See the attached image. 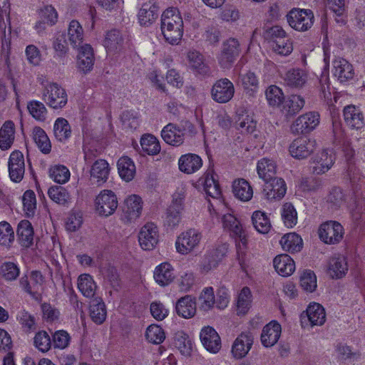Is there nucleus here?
<instances>
[{"instance_id":"nucleus-5","label":"nucleus","mask_w":365,"mask_h":365,"mask_svg":"<svg viewBox=\"0 0 365 365\" xmlns=\"http://www.w3.org/2000/svg\"><path fill=\"white\" fill-rule=\"evenodd\" d=\"M95 206L100 215L109 216L118 207L117 197L112 190H103L96 196Z\"/></svg>"},{"instance_id":"nucleus-60","label":"nucleus","mask_w":365,"mask_h":365,"mask_svg":"<svg viewBox=\"0 0 365 365\" xmlns=\"http://www.w3.org/2000/svg\"><path fill=\"white\" fill-rule=\"evenodd\" d=\"M200 309L207 311L215 304L214 291L212 287H206L201 292L199 299Z\"/></svg>"},{"instance_id":"nucleus-13","label":"nucleus","mask_w":365,"mask_h":365,"mask_svg":"<svg viewBox=\"0 0 365 365\" xmlns=\"http://www.w3.org/2000/svg\"><path fill=\"white\" fill-rule=\"evenodd\" d=\"M158 230L153 223L145 224L140 230L138 240L140 247L145 250H151L158 242Z\"/></svg>"},{"instance_id":"nucleus-55","label":"nucleus","mask_w":365,"mask_h":365,"mask_svg":"<svg viewBox=\"0 0 365 365\" xmlns=\"http://www.w3.org/2000/svg\"><path fill=\"white\" fill-rule=\"evenodd\" d=\"M282 217L284 225L289 228L293 227L297 222V213L292 204L285 203L282 210Z\"/></svg>"},{"instance_id":"nucleus-4","label":"nucleus","mask_w":365,"mask_h":365,"mask_svg":"<svg viewBox=\"0 0 365 365\" xmlns=\"http://www.w3.org/2000/svg\"><path fill=\"white\" fill-rule=\"evenodd\" d=\"M43 98L50 107L55 109L64 107L68 101L65 89L56 83L46 85Z\"/></svg>"},{"instance_id":"nucleus-6","label":"nucleus","mask_w":365,"mask_h":365,"mask_svg":"<svg viewBox=\"0 0 365 365\" xmlns=\"http://www.w3.org/2000/svg\"><path fill=\"white\" fill-rule=\"evenodd\" d=\"M202 235L195 229L182 232L177 238L175 246L177 251L186 255L192 251L200 243Z\"/></svg>"},{"instance_id":"nucleus-2","label":"nucleus","mask_w":365,"mask_h":365,"mask_svg":"<svg viewBox=\"0 0 365 365\" xmlns=\"http://www.w3.org/2000/svg\"><path fill=\"white\" fill-rule=\"evenodd\" d=\"M222 223L223 228L229 232L230 236L239 240V243L237 245L238 260L240 265L242 266L245 252L241 246L245 247L247 245V235L246 230L240 222L233 215L230 213L222 215Z\"/></svg>"},{"instance_id":"nucleus-58","label":"nucleus","mask_w":365,"mask_h":365,"mask_svg":"<svg viewBox=\"0 0 365 365\" xmlns=\"http://www.w3.org/2000/svg\"><path fill=\"white\" fill-rule=\"evenodd\" d=\"M272 48L276 53L282 56H287L293 50L292 42L290 39L286 38V37L273 41Z\"/></svg>"},{"instance_id":"nucleus-38","label":"nucleus","mask_w":365,"mask_h":365,"mask_svg":"<svg viewBox=\"0 0 365 365\" xmlns=\"http://www.w3.org/2000/svg\"><path fill=\"white\" fill-rule=\"evenodd\" d=\"M232 192L236 198L242 201L250 200L253 195L252 187L245 179L235 180L232 183Z\"/></svg>"},{"instance_id":"nucleus-63","label":"nucleus","mask_w":365,"mask_h":365,"mask_svg":"<svg viewBox=\"0 0 365 365\" xmlns=\"http://www.w3.org/2000/svg\"><path fill=\"white\" fill-rule=\"evenodd\" d=\"M137 113L126 110L121 115L123 128L126 130H134L139 125V119Z\"/></svg>"},{"instance_id":"nucleus-3","label":"nucleus","mask_w":365,"mask_h":365,"mask_svg":"<svg viewBox=\"0 0 365 365\" xmlns=\"http://www.w3.org/2000/svg\"><path fill=\"white\" fill-rule=\"evenodd\" d=\"M286 19L293 29L306 31L313 26L314 16L310 9L294 8L286 15Z\"/></svg>"},{"instance_id":"nucleus-34","label":"nucleus","mask_w":365,"mask_h":365,"mask_svg":"<svg viewBox=\"0 0 365 365\" xmlns=\"http://www.w3.org/2000/svg\"><path fill=\"white\" fill-rule=\"evenodd\" d=\"M125 45V38L120 31L113 29L106 34L104 46L110 52H119Z\"/></svg>"},{"instance_id":"nucleus-35","label":"nucleus","mask_w":365,"mask_h":365,"mask_svg":"<svg viewBox=\"0 0 365 365\" xmlns=\"http://www.w3.org/2000/svg\"><path fill=\"white\" fill-rule=\"evenodd\" d=\"M89 314L96 324H101L106 319V305L101 298L95 297L90 302Z\"/></svg>"},{"instance_id":"nucleus-53","label":"nucleus","mask_w":365,"mask_h":365,"mask_svg":"<svg viewBox=\"0 0 365 365\" xmlns=\"http://www.w3.org/2000/svg\"><path fill=\"white\" fill-rule=\"evenodd\" d=\"M49 176L56 182L63 184L70 178V171L64 165H55L49 169Z\"/></svg>"},{"instance_id":"nucleus-49","label":"nucleus","mask_w":365,"mask_h":365,"mask_svg":"<svg viewBox=\"0 0 365 365\" xmlns=\"http://www.w3.org/2000/svg\"><path fill=\"white\" fill-rule=\"evenodd\" d=\"M187 58L189 66L200 73H204L207 71V68L205 63L203 56L197 51H189L187 53Z\"/></svg>"},{"instance_id":"nucleus-64","label":"nucleus","mask_w":365,"mask_h":365,"mask_svg":"<svg viewBox=\"0 0 365 365\" xmlns=\"http://www.w3.org/2000/svg\"><path fill=\"white\" fill-rule=\"evenodd\" d=\"M301 287L306 291L312 292L317 287V277L310 270L304 272L300 277Z\"/></svg>"},{"instance_id":"nucleus-19","label":"nucleus","mask_w":365,"mask_h":365,"mask_svg":"<svg viewBox=\"0 0 365 365\" xmlns=\"http://www.w3.org/2000/svg\"><path fill=\"white\" fill-rule=\"evenodd\" d=\"M142 211V200L136 195H133L128 197L124 202L123 207V217L127 222H131L138 219Z\"/></svg>"},{"instance_id":"nucleus-62","label":"nucleus","mask_w":365,"mask_h":365,"mask_svg":"<svg viewBox=\"0 0 365 365\" xmlns=\"http://www.w3.org/2000/svg\"><path fill=\"white\" fill-rule=\"evenodd\" d=\"M34 343L35 346L42 352L48 351L52 344L50 336L45 331H41L36 333L34 338Z\"/></svg>"},{"instance_id":"nucleus-18","label":"nucleus","mask_w":365,"mask_h":365,"mask_svg":"<svg viewBox=\"0 0 365 365\" xmlns=\"http://www.w3.org/2000/svg\"><path fill=\"white\" fill-rule=\"evenodd\" d=\"M302 322L307 320L312 327L322 326L326 321V312L324 307L319 303L310 304L306 313L301 314Z\"/></svg>"},{"instance_id":"nucleus-7","label":"nucleus","mask_w":365,"mask_h":365,"mask_svg":"<svg viewBox=\"0 0 365 365\" xmlns=\"http://www.w3.org/2000/svg\"><path fill=\"white\" fill-rule=\"evenodd\" d=\"M317 148L314 139L302 136L296 138L289 145L291 155L297 159H304L309 157Z\"/></svg>"},{"instance_id":"nucleus-23","label":"nucleus","mask_w":365,"mask_h":365,"mask_svg":"<svg viewBox=\"0 0 365 365\" xmlns=\"http://www.w3.org/2000/svg\"><path fill=\"white\" fill-rule=\"evenodd\" d=\"M197 183L203 187V190L207 195L216 199L220 197L221 190L220 185L214 178L212 170L205 172L198 180Z\"/></svg>"},{"instance_id":"nucleus-41","label":"nucleus","mask_w":365,"mask_h":365,"mask_svg":"<svg viewBox=\"0 0 365 365\" xmlns=\"http://www.w3.org/2000/svg\"><path fill=\"white\" fill-rule=\"evenodd\" d=\"M83 41V30L78 21L73 20L68 29V41L73 48H80Z\"/></svg>"},{"instance_id":"nucleus-1","label":"nucleus","mask_w":365,"mask_h":365,"mask_svg":"<svg viewBox=\"0 0 365 365\" xmlns=\"http://www.w3.org/2000/svg\"><path fill=\"white\" fill-rule=\"evenodd\" d=\"M184 21L180 10L176 7L165 9L161 15L162 34L168 43H179L183 36Z\"/></svg>"},{"instance_id":"nucleus-12","label":"nucleus","mask_w":365,"mask_h":365,"mask_svg":"<svg viewBox=\"0 0 365 365\" xmlns=\"http://www.w3.org/2000/svg\"><path fill=\"white\" fill-rule=\"evenodd\" d=\"M331 73L340 83L347 82L354 76L353 66L341 57H337L332 61Z\"/></svg>"},{"instance_id":"nucleus-24","label":"nucleus","mask_w":365,"mask_h":365,"mask_svg":"<svg viewBox=\"0 0 365 365\" xmlns=\"http://www.w3.org/2000/svg\"><path fill=\"white\" fill-rule=\"evenodd\" d=\"M93 63L94 54L92 47L89 44H84L78 48L77 59L78 69L86 73L93 68Z\"/></svg>"},{"instance_id":"nucleus-59","label":"nucleus","mask_w":365,"mask_h":365,"mask_svg":"<svg viewBox=\"0 0 365 365\" xmlns=\"http://www.w3.org/2000/svg\"><path fill=\"white\" fill-rule=\"evenodd\" d=\"M14 240L12 227L7 222H0V245L9 247Z\"/></svg>"},{"instance_id":"nucleus-32","label":"nucleus","mask_w":365,"mask_h":365,"mask_svg":"<svg viewBox=\"0 0 365 365\" xmlns=\"http://www.w3.org/2000/svg\"><path fill=\"white\" fill-rule=\"evenodd\" d=\"M173 267L168 262L161 263L154 271V279L160 286H167L174 279Z\"/></svg>"},{"instance_id":"nucleus-20","label":"nucleus","mask_w":365,"mask_h":365,"mask_svg":"<svg viewBox=\"0 0 365 365\" xmlns=\"http://www.w3.org/2000/svg\"><path fill=\"white\" fill-rule=\"evenodd\" d=\"M161 137L168 145H181L185 140L184 130L174 123H168L161 131Z\"/></svg>"},{"instance_id":"nucleus-52","label":"nucleus","mask_w":365,"mask_h":365,"mask_svg":"<svg viewBox=\"0 0 365 365\" xmlns=\"http://www.w3.org/2000/svg\"><path fill=\"white\" fill-rule=\"evenodd\" d=\"M252 302V294L249 287H245L239 294L237 302V311L238 314H245L250 309Z\"/></svg>"},{"instance_id":"nucleus-40","label":"nucleus","mask_w":365,"mask_h":365,"mask_svg":"<svg viewBox=\"0 0 365 365\" xmlns=\"http://www.w3.org/2000/svg\"><path fill=\"white\" fill-rule=\"evenodd\" d=\"M158 17V6L150 2L143 5L138 12V19L141 25L148 26Z\"/></svg>"},{"instance_id":"nucleus-54","label":"nucleus","mask_w":365,"mask_h":365,"mask_svg":"<svg viewBox=\"0 0 365 365\" xmlns=\"http://www.w3.org/2000/svg\"><path fill=\"white\" fill-rule=\"evenodd\" d=\"M19 267L14 262H4L0 266V276L5 281L15 280L19 275Z\"/></svg>"},{"instance_id":"nucleus-43","label":"nucleus","mask_w":365,"mask_h":365,"mask_svg":"<svg viewBox=\"0 0 365 365\" xmlns=\"http://www.w3.org/2000/svg\"><path fill=\"white\" fill-rule=\"evenodd\" d=\"M53 133L57 140L65 142L71 135V128L68 121L63 118H58L53 125Z\"/></svg>"},{"instance_id":"nucleus-33","label":"nucleus","mask_w":365,"mask_h":365,"mask_svg":"<svg viewBox=\"0 0 365 365\" xmlns=\"http://www.w3.org/2000/svg\"><path fill=\"white\" fill-rule=\"evenodd\" d=\"M273 264L275 270L283 277L291 275L295 269L294 260L286 254L277 256Z\"/></svg>"},{"instance_id":"nucleus-30","label":"nucleus","mask_w":365,"mask_h":365,"mask_svg":"<svg viewBox=\"0 0 365 365\" xmlns=\"http://www.w3.org/2000/svg\"><path fill=\"white\" fill-rule=\"evenodd\" d=\"M347 271L348 264L344 256H334L329 259L328 273L332 278H341L345 276Z\"/></svg>"},{"instance_id":"nucleus-50","label":"nucleus","mask_w":365,"mask_h":365,"mask_svg":"<svg viewBox=\"0 0 365 365\" xmlns=\"http://www.w3.org/2000/svg\"><path fill=\"white\" fill-rule=\"evenodd\" d=\"M175 345L184 356H190L192 351V343L188 335L182 331H178L175 335Z\"/></svg>"},{"instance_id":"nucleus-47","label":"nucleus","mask_w":365,"mask_h":365,"mask_svg":"<svg viewBox=\"0 0 365 365\" xmlns=\"http://www.w3.org/2000/svg\"><path fill=\"white\" fill-rule=\"evenodd\" d=\"M49 197L56 203L66 205L71 202L69 192L61 186H53L48 190Z\"/></svg>"},{"instance_id":"nucleus-42","label":"nucleus","mask_w":365,"mask_h":365,"mask_svg":"<svg viewBox=\"0 0 365 365\" xmlns=\"http://www.w3.org/2000/svg\"><path fill=\"white\" fill-rule=\"evenodd\" d=\"M257 170L259 177L264 181L272 180L277 173L276 163L272 160L262 158L257 163Z\"/></svg>"},{"instance_id":"nucleus-21","label":"nucleus","mask_w":365,"mask_h":365,"mask_svg":"<svg viewBox=\"0 0 365 365\" xmlns=\"http://www.w3.org/2000/svg\"><path fill=\"white\" fill-rule=\"evenodd\" d=\"M200 340L204 347L212 353H217L221 348V340L217 332L211 327H204L200 331Z\"/></svg>"},{"instance_id":"nucleus-46","label":"nucleus","mask_w":365,"mask_h":365,"mask_svg":"<svg viewBox=\"0 0 365 365\" xmlns=\"http://www.w3.org/2000/svg\"><path fill=\"white\" fill-rule=\"evenodd\" d=\"M32 135L34 141L43 153L48 154L51 152V144L50 140L41 128H34Z\"/></svg>"},{"instance_id":"nucleus-27","label":"nucleus","mask_w":365,"mask_h":365,"mask_svg":"<svg viewBox=\"0 0 365 365\" xmlns=\"http://www.w3.org/2000/svg\"><path fill=\"white\" fill-rule=\"evenodd\" d=\"M344 120L351 128L359 129L364 125V115L360 109L349 105L344 108Z\"/></svg>"},{"instance_id":"nucleus-8","label":"nucleus","mask_w":365,"mask_h":365,"mask_svg":"<svg viewBox=\"0 0 365 365\" xmlns=\"http://www.w3.org/2000/svg\"><path fill=\"white\" fill-rule=\"evenodd\" d=\"M344 235V229L340 223L329 221L321 225L319 229V236L326 244L334 245L339 243Z\"/></svg>"},{"instance_id":"nucleus-29","label":"nucleus","mask_w":365,"mask_h":365,"mask_svg":"<svg viewBox=\"0 0 365 365\" xmlns=\"http://www.w3.org/2000/svg\"><path fill=\"white\" fill-rule=\"evenodd\" d=\"M307 80V73L300 68L289 69L285 73L284 76L285 84L291 88H295L303 87Z\"/></svg>"},{"instance_id":"nucleus-26","label":"nucleus","mask_w":365,"mask_h":365,"mask_svg":"<svg viewBox=\"0 0 365 365\" xmlns=\"http://www.w3.org/2000/svg\"><path fill=\"white\" fill-rule=\"evenodd\" d=\"M281 325L277 322H271L262 329L261 341L265 347L274 346L279 340L281 334Z\"/></svg>"},{"instance_id":"nucleus-28","label":"nucleus","mask_w":365,"mask_h":365,"mask_svg":"<svg viewBox=\"0 0 365 365\" xmlns=\"http://www.w3.org/2000/svg\"><path fill=\"white\" fill-rule=\"evenodd\" d=\"M43 282V277L38 271H33L30 276V280L26 277H23L20 279L21 287L31 295L38 294L41 284Z\"/></svg>"},{"instance_id":"nucleus-22","label":"nucleus","mask_w":365,"mask_h":365,"mask_svg":"<svg viewBox=\"0 0 365 365\" xmlns=\"http://www.w3.org/2000/svg\"><path fill=\"white\" fill-rule=\"evenodd\" d=\"M109 173V164L104 159L95 160L91 167V179L95 181L98 185H101L108 180Z\"/></svg>"},{"instance_id":"nucleus-39","label":"nucleus","mask_w":365,"mask_h":365,"mask_svg":"<svg viewBox=\"0 0 365 365\" xmlns=\"http://www.w3.org/2000/svg\"><path fill=\"white\" fill-rule=\"evenodd\" d=\"M120 177L126 182L132 180L135 175L136 168L133 161L128 156L120 158L117 162Z\"/></svg>"},{"instance_id":"nucleus-51","label":"nucleus","mask_w":365,"mask_h":365,"mask_svg":"<svg viewBox=\"0 0 365 365\" xmlns=\"http://www.w3.org/2000/svg\"><path fill=\"white\" fill-rule=\"evenodd\" d=\"M140 145L143 150L148 155H156L160 151V145L158 140L150 134H147L142 137Z\"/></svg>"},{"instance_id":"nucleus-25","label":"nucleus","mask_w":365,"mask_h":365,"mask_svg":"<svg viewBox=\"0 0 365 365\" xmlns=\"http://www.w3.org/2000/svg\"><path fill=\"white\" fill-rule=\"evenodd\" d=\"M202 165L201 158L192 153L181 155L178 160L179 170L186 174H192L197 172Z\"/></svg>"},{"instance_id":"nucleus-37","label":"nucleus","mask_w":365,"mask_h":365,"mask_svg":"<svg viewBox=\"0 0 365 365\" xmlns=\"http://www.w3.org/2000/svg\"><path fill=\"white\" fill-rule=\"evenodd\" d=\"M177 314L185 318L192 317L196 312V303L191 296L187 295L178 300L175 305Z\"/></svg>"},{"instance_id":"nucleus-14","label":"nucleus","mask_w":365,"mask_h":365,"mask_svg":"<svg viewBox=\"0 0 365 365\" xmlns=\"http://www.w3.org/2000/svg\"><path fill=\"white\" fill-rule=\"evenodd\" d=\"M286 190L285 182L281 178L274 177L264 181L263 194L269 200H280L284 196Z\"/></svg>"},{"instance_id":"nucleus-11","label":"nucleus","mask_w":365,"mask_h":365,"mask_svg":"<svg viewBox=\"0 0 365 365\" xmlns=\"http://www.w3.org/2000/svg\"><path fill=\"white\" fill-rule=\"evenodd\" d=\"M319 123V114L317 112H309L299 116L292 123V133L297 134L307 133L313 130Z\"/></svg>"},{"instance_id":"nucleus-45","label":"nucleus","mask_w":365,"mask_h":365,"mask_svg":"<svg viewBox=\"0 0 365 365\" xmlns=\"http://www.w3.org/2000/svg\"><path fill=\"white\" fill-rule=\"evenodd\" d=\"M78 288L86 297L91 298L95 295L96 284L91 275L83 274L78 277Z\"/></svg>"},{"instance_id":"nucleus-44","label":"nucleus","mask_w":365,"mask_h":365,"mask_svg":"<svg viewBox=\"0 0 365 365\" xmlns=\"http://www.w3.org/2000/svg\"><path fill=\"white\" fill-rule=\"evenodd\" d=\"M280 244L284 250L289 252H297L302 248V240L296 233L284 235L280 240Z\"/></svg>"},{"instance_id":"nucleus-36","label":"nucleus","mask_w":365,"mask_h":365,"mask_svg":"<svg viewBox=\"0 0 365 365\" xmlns=\"http://www.w3.org/2000/svg\"><path fill=\"white\" fill-rule=\"evenodd\" d=\"M16 232L18 240L21 246L29 247L32 245L34 229L29 220H21L18 225Z\"/></svg>"},{"instance_id":"nucleus-56","label":"nucleus","mask_w":365,"mask_h":365,"mask_svg":"<svg viewBox=\"0 0 365 365\" xmlns=\"http://www.w3.org/2000/svg\"><path fill=\"white\" fill-rule=\"evenodd\" d=\"M145 337L149 342L159 344L164 341L165 335L163 329L160 326L151 324L146 329Z\"/></svg>"},{"instance_id":"nucleus-16","label":"nucleus","mask_w":365,"mask_h":365,"mask_svg":"<svg viewBox=\"0 0 365 365\" xmlns=\"http://www.w3.org/2000/svg\"><path fill=\"white\" fill-rule=\"evenodd\" d=\"M334 163L331 150L323 149L317 153L312 158V173L321 175L328 171Z\"/></svg>"},{"instance_id":"nucleus-17","label":"nucleus","mask_w":365,"mask_h":365,"mask_svg":"<svg viewBox=\"0 0 365 365\" xmlns=\"http://www.w3.org/2000/svg\"><path fill=\"white\" fill-rule=\"evenodd\" d=\"M254 341L251 332H243L235 340L232 346V353L235 359H242L250 351Z\"/></svg>"},{"instance_id":"nucleus-15","label":"nucleus","mask_w":365,"mask_h":365,"mask_svg":"<svg viewBox=\"0 0 365 365\" xmlns=\"http://www.w3.org/2000/svg\"><path fill=\"white\" fill-rule=\"evenodd\" d=\"M9 172L12 181L19 182L23 179L25 173V163L21 152L15 150L11 153L9 159Z\"/></svg>"},{"instance_id":"nucleus-48","label":"nucleus","mask_w":365,"mask_h":365,"mask_svg":"<svg viewBox=\"0 0 365 365\" xmlns=\"http://www.w3.org/2000/svg\"><path fill=\"white\" fill-rule=\"evenodd\" d=\"M252 224L255 230L261 233H268L271 229V223L267 215L261 211H255L252 216Z\"/></svg>"},{"instance_id":"nucleus-57","label":"nucleus","mask_w":365,"mask_h":365,"mask_svg":"<svg viewBox=\"0 0 365 365\" xmlns=\"http://www.w3.org/2000/svg\"><path fill=\"white\" fill-rule=\"evenodd\" d=\"M27 108L29 113L36 120L43 121L46 118L47 110L43 103L37 101H33L28 103Z\"/></svg>"},{"instance_id":"nucleus-10","label":"nucleus","mask_w":365,"mask_h":365,"mask_svg":"<svg viewBox=\"0 0 365 365\" xmlns=\"http://www.w3.org/2000/svg\"><path fill=\"white\" fill-rule=\"evenodd\" d=\"M234 93V85L227 78H221L217 81L211 91L212 99L220 103H225L230 101Z\"/></svg>"},{"instance_id":"nucleus-61","label":"nucleus","mask_w":365,"mask_h":365,"mask_svg":"<svg viewBox=\"0 0 365 365\" xmlns=\"http://www.w3.org/2000/svg\"><path fill=\"white\" fill-rule=\"evenodd\" d=\"M265 95L268 103L271 106H278L284 100V96L282 90L276 86H270L267 89Z\"/></svg>"},{"instance_id":"nucleus-9","label":"nucleus","mask_w":365,"mask_h":365,"mask_svg":"<svg viewBox=\"0 0 365 365\" xmlns=\"http://www.w3.org/2000/svg\"><path fill=\"white\" fill-rule=\"evenodd\" d=\"M240 43L235 38H230L222 44L218 61L221 67L229 68L240 54Z\"/></svg>"},{"instance_id":"nucleus-31","label":"nucleus","mask_w":365,"mask_h":365,"mask_svg":"<svg viewBox=\"0 0 365 365\" xmlns=\"http://www.w3.org/2000/svg\"><path fill=\"white\" fill-rule=\"evenodd\" d=\"M15 138V125L13 121L6 120L0 128V148L2 150L9 149Z\"/></svg>"}]
</instances>
